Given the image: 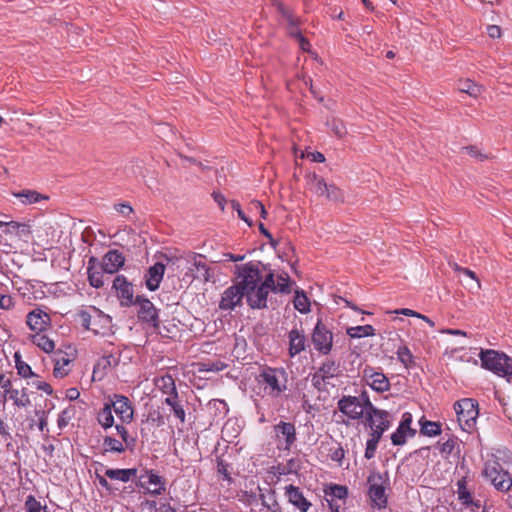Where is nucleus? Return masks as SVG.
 <instances>
[{
    "instance_id": "nucleus-48",
    "label": "nucleus",
    "mask_w": 512,
    "mask_h": 512,
    "mask_svg": "<svg viewBox=\"0 0 512 512\" xmlns=\"http://www.w3.org/2000/svg\"><path fill=\"white\" fill-rule=\"evenodd\" d=\"M102 272L92 271L88 268V280L92 287L101 288L104 285Z\"/></svg>"
},
{
    "instance_id": "nucleus-20",
    "label": "nucleus",
    "mask_w": 512,
    "mask_h": 512,
    "mask_svg": "<svg viewBox=\"0 0 512 512\" xmlns=\"http://www.w3.org/2000/svg\"><path fill=\"white\" fill-rule=\"evenodd\" d=\"M285 495L288 498V501L301 512H307L311 507V503L304 497L299 487L292 484L286 486Z\"/></svg>"
},
{
    "instance_id": "nucleus-8",
    "label": "nucleus",
    "mask_w": 512,
    "mask_h": 512,
    "mask_svg": "<svg viewBox=\"0 0 512 512\" xmlns=\"http://www.w3.org/2000/svg\"><path fill=\"white\" fill-rule=\"evenodd\" d=\"M135 305L139 306L138 318L142 322L149 323L154 329H158L160 325L158 309L154 304L144 296H136Z\"/></svg>"
},
{
    "instance_id": "nucleus-36",
    "label": "nucleus",
    "mask_w": 512,
    "mask_h": 512,
    "mask_svg": "<svg viewBox=\"0 0 512 512\" xmlns=\"http://www.w3.org/2000/svg\"><path fill=\"white\" fill-rule=\"evenodd\" d=\"M294 307L296 310H298L300 313H308L310 311V302L308 297L304 294L303 291H296L295 297H294Z\"/></svg>"
},
{
    "instance_id": "nucleus-60",
    "label": "nucleus",
    "mask_w": 512,
    "mask_h": 512,
    "mask_svg": "<svg viewBox=\"0 0 512 512\" xmlns=\"http://www.w3.org/2000/svg\"><path fill=\"white\" fill-rule=\"evenodd\" d=\"M456 444L457 440L455 438H449L441 444L440 452L445 455H450L453 452Z\"/></svg>"
},
{
    "instance_id": "nucleus-49",
    "label": "nucleus",
    "mask_w": 512,
    "mask_h": 512,
    "mask_svg": "<svg viewBox=\"0 0 512 512\" xmlns=\"http://www.w3.org/2000/svg\"><path fill=\"white\" fill-rule=\"evenodd\" d=\"M291 38L298 41L299 47L302 51L310 52L311 44H310L309 40L302 35L301 31H292Z\"/></svg>"
},
{
    "instance_id": "nucleus-23",
    "label": "nucleus",
    "mask_w": 512,
    "mask_h": 512,
    "mask_svg": "<svg viewBox=\"0 0 512 512\" xmlns=\"http://www.w3.org/2000/svg\"><path fill=\"white\" fill-rule=\"evenodd\" d=\"M155 385L162 391V393L166 394L167 397L179 395L176 388L175 380L172 377V375L168 373L156 378Z\"/></svg>"
},
{
    "instance_id": "nucleus-21",
    "label": "nucleus",
    "mask_w": 512,
    "mask_h": 512,
    "mask_svg": "<svg viewBox=\"0 0 512 512\" xmlns=\"http://www.w3.org/2000/svg\"><path fill=\"white\" fill-rule=\"evenodd\" d=\"M164 272L165 266L161 262H156L153 266L149 267L145 275V284L150 291H155L159 288Z\"/></svg>"
},
{
    "instance_id": "nucleus-43",
    "label": "nucleus",
    "mask_w": 512,
    "mask_h": 512,
    "mask_svg": "<svg viewBox=\"0 0 512 512\" xmlns=\"http://www.w3.org/2000/svg\"><path fill=\"white\" fill-rule=\"evenodd\" d=\"M103 444L107 447V450L111 452L122 453L127 449L126 445H123L122 442L110 436L104 437Z\"/></svg>"
},
{
    "instance_id": "nucleus-47",
    "label": "nucleus",
    "mask_w": 512,
    "mask_h": 512,
    "mask_svg": "<svg viewBox=\"0 0 512 512\" xmlns=\"http://www.w3.org/2000/svg\"><path fill=\"white\" fill-rule=\"evenodd\" d=\"M458 486V496L459 499L463 500V503L469 504L471 503V493L466 488V481L465 479H461L457 482Z\"/></svg>"
},
{
    "instance_id": "nucleus-35",
    "label": "nucleus",
    "mask_w": 512,
    "mask_h": 512,
    "mask_svg": "<svg viewBox=\"0 0 512 512\" xmlns=\"http://www.w3.org/2000/svg\"><path fill=\"white\" fill-rule=\"evenodd\" d=\"M420 424V432L425 436L432 437L441 434V424L438 422L425 420L421 421Z\"/></svg>"
},
{
    "instance_id": "nucleus-45",
    "label": "nucleus",
    "mask_w": 512,
    "mask_h": 512,
    "mask_svg": "<svg viewBox=\"0 0 512 512\" xmlns=\"http://www.w3.org/2000/svg\"><path fill=\"white\" fill-rule=\"evenodd\" d=\"M273 6L276 7L278 13L286 19L287 23L291 24V25H294L295 22H294V16L292 14V12L285 7V5L278 1V0H273Z\"/></svg>"
},
{
    "instance_id": "nucleus-17",
    "label": "nucleus",
    "mask_w": 512,
    "mask_h": 512,
    "mask_svg": "<svg viewBox=\"0 0 512 512\" xmlns=\"http://www.w3.org/2000/svg\"><path fill=\"white\" fill-rule=\"evenodd\" d=\"M13 400L17 406H27L30 404V392L29 388L23 386L21 380H15L12 387L6 390V396Z\"/></svg>"
},
{
    "instance_id": "nucleus-32",
    "label": "nucleus",
    "mask_w": 512,
    "mask_h": 512,
    "mask_svg": "<svg viewBox=\"0 0 512 512\" xmlns=\"http://www.w3.org/2000/svg\"><path fill=\"white\" fill-rule=\"evenodd\" d=\"M34 345L39 347L45 353H51L55 349L54 341L39 332L34 333Z\"/></svg>"
},
{
    "instance_id": "nucleus-9",
    "label": "nucleus",
    "mask_w": 512,
    "mask_h": 512,
    "mask_svg": "<svg viewBox=\"0 0 512 512\" xmlns=\"http://www.w3.org/2000/svg\"><path fill=\"white\" fill-rule=\"evenodd\" d=\"M112 288L115 289L122 307L135 305L136 298H134L133 285L124 275H117L115 277Z\"/></svg>"
},
{
    "instance_id": "nucleus-41",
    "label": "nucleus",
    "mask_w": 512,
    "mask_h": 512,
    "mask_svg": "<svg viewBox=\"0 0 512 512\" xmlns=\"http://www.w3.org/2000/svg\"><path fill=\"white\" fill-rule=\"evenodd\" d=\"M389 416H383V419H377L374 427L370 432V436L381 439L383 433L390 427Z\"/></svg>"
},
{
    "instance_id": "nucleus-28",
    "label": "nucleus",
    "mask_w": 512,
    "mask_h": 512,
    "mask_svg": "<svg viewBox=\"0 0 512 512\" xmlns=\"http://www.w3.org/2000/svg\"><path fill=\"white\" fill-rule=\"evenodd\" d=\"M164 403L171 408V411L173 412L174 416L177 419H179V421L182 424L185 423L186 413H185L183 405L181 404V402L179 400V395L172 396V397H166L164 399Z\"/></svg>"
},
{
    "instance_id": "nucleus-25",
    "label": "nucleus",
    "mask_w": 512,
    "mask_h": 512,
    "mask_svg": "<svg viewBox=\"0 0 512 512\" xmlns=\"http://www.w3.org/2000/svg\"><path fill=\"white\" fill-rule=\"evenodd\" d=\"M137 475L136 468H128V469H106L105 476L110 478L111 480H119L122 482H128L133 477Z\"/></svg>"
},
{
    "instance_id": "nucleus-31",
    "label": "nucleus",
    "mask_w": 512,
    "mask_h": 512,
    "mask_svg": "<svg viewBox=\"0 0 512 512\" xmlns=\"http://www.w3.org/2000/svg\"><path fill=\"white\" fill-rule=\"evenodd\" d=\"M51 319L48 313L40 308H34V332L41 333L50 326Z\"/></svg>"
},
{
    "instance_id": "nucleus-55",
    "label": "nucleus",
    "mask_w": 512,
    "mask_h": 512,
    "mask_svg": "<svg viewBox=\"0 0 512 512\" xmlns=\"http://www.w3.org/2000/svg\"><path fill=\"white\" fill-rule=\"evenodd\" d=\"M462 150H465L470 156L476 158L480 162L488 159V155L482 153L476 145L465 146Z\"/></svg>"
},
{
    "instance_id": "nucleus-15",
    "label": "nucleus",
    "mask_w": 512,
    "mask_h": 512,
    "mask_svg": "<svg viewBox=\"0 0 512 512\" xmlns=\"http://www.w3.org/2000/svg\"><path fill=\"white\" fill-rule=\"evenodd\" d=\"M243 297V290L234 284L222 293L219 308L221 310H233L236 306L241 304Z\"/></svg>"
},
{
    "instance_id": "nucleus-54",
    "label": "nucleus",
    "mask_w": 512,
    "mask_h": 512,
    "mask_svg": "<svg viewBox=\"0 0 512 512\" xmlns=\"http://www.w3.org/2000/svg\"><path fill=\"white\" fill-rule=\"evenodd\" d=\"M193 266L196 268L197 272L200 273L198 277H201L204 281L210 279V268L204 262L195 260Z\"/></svg>"
},
{
    "instance_id": "nucleus-13",
    "label": "nucleus",
    "mask_w": 512,
    "mask_h": 512,
    "mask_svg": "<svg viewBox=\"0 0 512 512\" xmlns=\"http://www.w3.org/2000/svg\"><path fill=\"white\" fill-rule=\"evenodd\" d=\"M136 485L146 489L147 493L154 496L165 491L163 478L154 473L153 470L146 471L145 475H141Z\"/></svg>"
},
{
    "instance_id": "nucleus-6",
    "label": "nucleus",
    "mask_w": 512,
    "mask_h": 512,
    "mask_svg": "<svg viewBox=\"0 0 512 512\" xmlns=\"http://www.w3.org/2000/svg\"><path fill=\"white\" fill-rule=\"evenodd\" d=\"M316 351L322 355H328L333 347V333L322 321H318L311 336Z\"/></svg>"
},
{
    "instance_id": "nucleus-19",
    "label": "nucleus",
    "mask_w": 512,
    "mask_h": 512,
    "mask_svg": "<svg viewBox=\"0 0 512 512\" xmlns=\"http://www.w3.org/2000/svg\"><path fill=\"white\" fill-rule=\"evenodd\" d=\"M125 258L118 250L108 251L102 260V269L108 274H114L124 265Z\"/></svg>"
},
{
    "instance_id": "nucleus-44",
    "label": "nucleus",
    "mask_w": 512,
    "mask_h": 512,
    "mask_svg": "<svg viewBox=\"0 0 512 512\" xmlns=\"http://www.w3.org/2000/svg\"><path fill=\"white\" fill-rule=\"evenodd\" d=\"M115 428L117 430V433L123 440L124 445H126V448L129 450H133L136 445V439L129 435L127 429L123 425L117 424Z\"/></svg>"
},
{
    "instance_id": "nucleus-10",
    "label": "nucleus",
    "mask_w": 512,
    "mask_h": 512,
    "mask_svg": "<svg viewBox=\"0 0 512 512\" xmlns=\"http://www.w3.org/2000/svg\"><path fill=\"white\" fill-rule=\"evenodd\" d=\"M367 482L369 484L368 495L372 503L378 508H383L387 504L385 488L383 486V477L380 473L369 475Z\"/></svg>"
},
{
    "instance_id": "nucleus-51",
    "label": "nucleus",
    "mask_w": 512,
    "mask_h": 512,
    "mask_svg": "<svg viewBox=\"0 0 512 512\" xmlns=\"http://www.w3.org/2000/svg\"><path fill=\"white\" fill-rule=\"evenodd\" d=\"M396 314H403L405 316H412V317H416V319H422L424 320L425 322H427L431 327H434L435 323L430 319L428 318L427 316L425 315H422L414 310H411V309H408V308H403V309H399V310H396L395 311Z\"/></svg>"
},
{
    "instance_id": "nucleus-37",
    "label": "nucleus",
    "mask_w": 512,
    "mask_h": 512,
    "mask_svg": "<svg viewBox=\"0 0 512 512\" xmlns=\"http://www.w3.org/2000/svg\"><path fill=\"white\" fill-rule=\"evenodd\" d=\"M398 360L406 367L412 368L415 366L414 356L410 349L406 346H401L397 350Z\"/></svg>"
},
{
    "instance_id": "nucleus-18",
    "label": "nucleus",
    "mask_w": 512,
    "mask_h": 512,
    "mask_svg": "<svg viewBox=\"0 0 512 512\" xmlns=\"http://www.w3.org/2000/svg\"><path fill=\"white\" fill-rule=\"evenodd\" d=\"M364 378L370 387L377 392H385L390 388L389 379L382 372H375L372 368L364 370Z\"/></svg>"
},
{
    "instance_id": "nucleus-11",
    "label": "nucleus",
    "mask_w": 512,
    "mask_h": 512,
    "mask_svg": "<svg viewBox=\"0 0 512 512\" xmlns=\"http://www.w3.org/2000/svg\"><path fill=\"white\" fill-rule=\"evenodd\" d=\"M337 408L351 420H359L364 416V407L356 396H343L338 400Z\"/></svg>"
},
{
    "instance_id": "nucleus-62",
    "label": "nucleus",
    "mask_w": 512,
    "mask_h": 512,
    "mask_svg": "<svg viewBox=\"0 0 512 512\" xmlns=\"http://www.w3.org/2000/svg\"><path fill=\"white\" fill-rule=\"evenodd\" d=\"M78 316L80 318L81 325L87 330L91 329L90 328V323H91L90 313L86 310H81V311H79Z\"/></svg>"
},
{
    "instance_id": "nucleus-64",
    "label": "nucleus",
    "mask_w": 512,
    "mask_h": 512,
    "mask_svg": "<svg viewBox=\"0 0 512 512\" xmlns=\"http://www.w3.org/2000/svg\"><path fill=\"white\" fill-rule=\"evenodd\" d=\"M15 197L21 198L22 203H32V191L24 189L21 192L13 193Z\"/></svg>"
},
{
    "instance_id": "nucleus-42",
    "label": "nucleus",
    "mask_w": 512,
    "mask_h": 512,
    "mask_svg": "<svg viewBox=\"0 0 512 512\" xmlns=\"http://www.w3.org/2000/svg\"><path fill=\"white\" fill-rule=\"evenodd\" d=\"M14 359L18 375L24 378L32 376V367L22 360L19 352H15Z\"/></svg>"
},
{
    "instance_id": "nucleus-27",
    "label": "nucleus",
    "mask_w": 512,
    "mask_h": 512,
    "mask_svg": "<svg viewBox=\"0 0 512 512\" xmlns=\"http://www.w3.org/2000/svg\"><path fill=\"white\" fill-rule=\"evenodd\" d=\"M307 186L318 196H324L326 190V181L323 177L316 173H309L306 175Z\"/></svg>"
},
{
    "instance_id": "nucleus-63",
    "label": "nucleus",
    "mask_w": 512,
    "mask_h": 512,
    "mask_svg": "<svg viewBox=\"0 0 512 512\" xmlns=\"http://www.w3.org/2000/svg\"><path fill=\"white\" fill-rule=\"evenodd\" d=\"M331 512H342L345 509V504L336 499H326Z\"/></svg>"
},
{
    "instance_id": "nucleus-14",
    "label": "nucleus",
    "mask_w": 512,
    "mask_h": 512,
    "mask_svg": "<svg viewBox=\"0 0 512 512\" xmlns=\"http://www.w3.org/2000/svg\"><path fill=\"white\" fill-rule=\"evenodd\" d=\"M276 437L284 440V449L290 450L297 440L296 427L291 422L280 421L274 426Z\"/></svg>"
},
{
    "instance_id": "nucleus-4",
    "label": "nucleus",
    "mask_w": 512,
    "mask_h": 512,
    "mask_svg": "<svg viewBox=\"0 0 512 512\" xmlns=\"http://www.w3.org/2000/svg\"><path fill=\"white\" fill-rule=\"evenodd\" d=\"M482 474L500 492H507L512 486V476L497 461L486 463Z\"/></svg>"
},
{
    "instance_id": "nucleus-52",
    "label": "nucleus",
    "mask_w": 512,
    "mask_h": 512,
    "mask_svg": "<svg viewBox=\"0 0 512 512\" xmlns=\"http://www.w3.org/2000/svg\"><path fill=\"white\" fill-rule=\"evenodd\" d=\"M262 504L271 512H282L280 504L275 499L274 492L268 496V500H266L265 496H262Z\"/></svg>"
},
{
    "instance_id": "nucleus-57",
    "label": "nucleus",
    "mask_w": 512,
    "mask_h": 512,
    "mask_svg": "<svg viewBox=\"0 0 512 512\" xmlns=\"http://www.w3.org/2000/svg\"><path fill=\"white\" fill-rule=\"evenodd\" d=\"M311 381H312V385L314 388H316L318 391H322L328 380L323 375H321L318 371H316L312 375Z\"/></svg>"
},
{
    "instance_id": "nucleus-1",
    "label": "nucleus",
    "mask_w": 512,
    "mask_h": 512,
    "mask_svg": "<svg viewBox=\"0 0 512 512\" xmlns=\"http://www.w3.org/2000/svg\"><path fill=\"white\" fill-rule=\"evenodd\" d=\"M260 382L272 397H278L287 390L288 373L284 368L265 367L260 375Z\"/></svg>"
},
{
    "instance_id": "nucleus-50",
    "label": "nucleus",
    "mask_w": 512,
    "mask_h": 512,
    "mask_svg": "<svg viewBox=\"0 0 512 512\" xmlns=\"http://www.w3.org/2000/svg\"><path fill=\"white\" fill-rule=\"evenodd\" d=\"M329 456L331 460L341 464L342 460L345 457V451L340 443H336L333 447L329 449Z\"/></svg>"
},
{
    "instance_id": "nucleus-38",
    "label": "nucleus",
    "mask_w": 512,
    "mask_h": 512,
    "mask_svg": "<svg viewBox=\"0 0 512 512\" xmlns=\"http://www.w3.org/2000/svg\"><path fill=\"white\" fill-rule=\"evenodd\" d=\"M228 212H230L232 215L234 214V212H237L240 220L244 221L246 224H253L252 216L248 214L247 209L243 210L239 202L235 200L230 201Z\"/></svg>"
},
{
    "instance_id": "nucleus-39",
    "label": "nucleus",
    "mask_w": 512,
    "mask_h": 512,
    "mask_svg": "<svg viewBox=\"0 0 512 512\" xmlns=\"http://www.w3.org/2000/svg\"><path fill=\"white\" fill-rule=\"evenodd\" d=\"M324 196L327 200L333 202H342L344 200V194L342 190L333 183L328 184L326 182V190Z\"/></svg>"
},
{
    "instance_id": "nucleus-12",
    "label": "nucleus",
    "mask_w": 512,
    "mask_h": 512,
    "mask_svg": "<svg viewBox=\"0 0 512 512\" xmlns=\"http://www.w3.org/2000/svg\"><path fill=\"white\" fill-rule=\"evenodd\" d=\"M247 304L252 309L268 308L269 292L259 283L243 291Z\"/></svg>"
},
{
    "instance_id": "nucleus-24",
    "label": "nucleus",
    "mask_w": 512,
    "mask_h": 512,
    "mask_svg": "<svg viewBox=\"0 0 512 512\" xmlns=\"http://www.w3.org/2000/svg\"><path fill=\"white\" fill-rule=\"evenodd\" d=\"M112 407L109 401H106L103 407L97 413V421L104 430L111 428L114 425V416L112 414Z\"/></svg>"
},
{
    "instance_id": "nucleus-16",
    "label": "nucleus",
    "mask_w": 512,
    "mask_h": 512,
    "mask_svg": "<svg viewBox=\"0 0 512 512\" xmlns=\"http://www.w3.org/2000/svg\"><path fill=\"white\" fill-rule=\"evenodd\" d=\"M412 423V416L410 413H404L402 420L396 429V431L391 435L392 444L395 446H401L406 443V437L408 435L414 436L416 430L410 427Z\"/></svg>"
},
{
    "instance_id": "nucleus-59",
    "label": "nucleus",
    "mask_w": 512,
    "mask_h": 512,
    "mask_svg": "<svg viewBox=\"0 0 512 512\" xmlns=\"http://www.w3.org/2000/svg\"><path fill=\"white\" fill-rule=\"evenodd\" d=\"M262 202L258 200H252L247 207L248 214L252 216L253 222L256 221Z\"/></svg>"
},
{
    "instance_id": "nucleus-22",
    "label": "nucleus",
    "mask_w": 512,
    "mask_h": 512,
    "mask_svg": "<svg viewBox=\"0 0 512 512\" xmlns=\"http://www.w3.org/2000/svg\"><path fill=\"white\" fill-rule=\"evenodd\" d=\"M289 355L294 357L306 349V337L303 330L293 328L289 334Z\"/></svg>"
},
{
    "instance_id": "nucleus-2",
    "label": "nucleus",
    "mask_w": 512,
    "mask_h": 512,
    "mask_svg": "<svg viewBox=\"0 0 512 512\" xmlns=\"http://www.w3.org/2000/svg\"><path fill=\"white\" fill-rule=\"evenodd\" d=\"M482 366L499 376H505L512 369V358L503 352L482 350L479 354Z\"/></svg>"
},
{
    "instance_id": "nucleus-46",
    "label": "nucleus",
    "mask_w": 512,
    "mask_h": 512,
    "mask_svg": "<svg viewBox=\"0 0 512 512\" xmlns=\"http://www.w3.org/2000/svg\"><path fill=\"white\" fill-rule=\"evenodd\" d=\"M327 125L331 128L333 133L338 138H342L347 133L344 123L339 119L334 118V119H332L331 122H327Z\"/></svg>"
},
{
    "instance_id": "nucleus-40",
    "label": "nucleus",
    "mask_w": 512,
    "mask_h": 512,
    "mask_svg": "<svg viewBox=\"0 0 512 512\" xmlns=\"http://www.w3.org/2000/svg\"><path fill=\"white\" fill-rule=\"evenodd\" d=\"M276 292L289 294L291 292V280L286 272L277 275Z\"/></svg>"
},
{
    "instance_id": "nucleus-58",
    "label": "nucleus",
    "mask_w": 512,
    "mask_h": 512,
    "mask_svg": "<svg viewBox=\"0 0 512 512\" xmlns=\"http://www.w3.org/2000/svg\"><path fill=\"white\" fill-rule=\"evenodd\" d=\"M212 197L222 211H225V209L228 210L230 203H228L225 196L221 192L214 191L212 193Z\"/></svg>"
},
{
    "instance_id": "nucleus-56",
    "label": "nucleus",
    "mask_w": 512,
    "mask_h": 512,
    "mask_svg": "<svg viewBox=\"0 0 512 512\" xmlns=\"http://www.w3.org/2000/svg\"><path fill=\"white\" fill-rule=\"evenodd\" d=\"M260 284L268 291L276 292V281L273 272H269L264 280L261 279Z\"/></svg>"
},
{
    "instance_id": "nucleus-29",
    "label": "nucleus",
    "mask_w": 512,
    "mask_h": 512,
    "mask_svg": "<svg viewBox=\"0 0 512 512\" xmlns=\"http://www.w3.org/2000/svg\"><path fill=\"white\" fill-rule=\"evenodd\" d=\"M317 371L329 380L340 374V366L332 359H325Z\"/></svg>"
},
{
    "instance_id": "nucleus-34",
    "label": "nucleus",
    "mask_w": 512,
    "mask_h": 512,
    "mask_svg": "<svg viewBox=\"0 0 512 512\" xmlns=\"http://www.w3.org/2000/svg\"><path fill=\"white\" fill-rule=\"evenodd\" d=\"M459 91L467 93L471 97H478L481 94L482 88L470 79L461 81L459 84Z\"/></svg>"
},
{
    "instance_id": "nucleus-7",
    "label": "nucleus",
    "mask_w": 512,
    "mask_h": 512,
    "mask_svg": "<svg viewBox=\"0 0 512 512\" xmlns=\"http://www.w3.org/2000/svg\"><path fill=\"white\" fill-rule=\"evenodd\" d=\"M110 406L123 423H131L134 418V409L128 397L122 394H113L108 397Z\"/></svg>"
},
{
    "instance_id": "nucleus-5",
    "label": "nucleus",
    "mask_w": 512,
    "mask_h": 512,
    "mask_svg": "<svg viewBox=\"0 0 512 512\" xmlns=\"http://www.w3.org/2000/svg\"><path fill=\"white\" fill-rule=\"evenodd\" d=\"M235 274L238 279L235 284L243 291L251 286L259 284L261 281L258 263L249 262L243 265H236Z\"/></svg>"
},
{
    "instance_id": "nucleus-33",
    "label": "nucleus",
    "mask_w": 512,
    "mask_h": 512,
    "mask_svg": "<svg viewBox=\"0 0 512 512\" xmlns=\"http://www.w3.org/2000/svg\"><path fill=\"white\" fill-rule=\"evenodd\" d=\"M347 334L351 338H361L366 336H373L375 329L371 325L355 326L347 329Z\"/></svg>"
},
{
    "instance_id": "nucleus-3",
    "label": "nucleus",
    "mask_w": 512,
    "mask_h": 512,
    "mask_svg": "<svg viewBox=\"0 0 512 512\" xmlns=\"http://www.w3.org/2000/svg\"><path fill=\"white\" fill-rule=\"evenodd\" d=\"M457 420L462 430L471 432L476 427L478 417V403L470 398L457 401L454 404Z\"/></svg>"
},
{
    "instance_id": "nucleus-30",
    "label": "nucleus",
    "mask_w": 512,
    "mask_h": 512,
    "mask_svg": "<svg viewBox=\"0 0 512 512\" xmlns=\"http://www.w3.org/2000/svg\"><path fill=\"white\" fill-rule=\"evenodd\" d=\"M348 496V488L343 485H331L325 489V498L326 499H336L341 501L342 504L346 503V499Z\"/></svg>"
},
{
    "instance_id": "nucleus-53",
    "label": "nucleus",
    "mask_w": 512,
    "mask_h": 512,
    "mask_svg": "<svg viewBox=\"0 0 512 512\" xmlns=\"http://www.w3.org/2000/svg\"><path fill=\"white\" fill-rule=\"evenodd\" d=\"M380 439L370 436V438L367 440L366 443V449H365V458L366 459H372L375 456V452L378 446Z\"/></svg>"
},
{
    "instance_id": "nucleus-61",
    "label": "nucleus",
    "mask_w": 512,
    "mask_h": 512,
    "mask_svg": "<svg viewBox=\"0 0 512 512\" xmlns=\"http://www.w3.org/2000/svg\"><path fill=\"white\" fill-rule=\"evenodd\" d=\"M115 210L122 214L123 216H129L131 213H133V208L131 205L127 202L119 203L114 205Z\"/></svg>"
},
{
    "instance_id": "nucleus-26",
    "label": "nucleus",
    "mask_w": 512,
    "mask_h": 512,
    "mask_svg": "<svg viewBox=\"0 0 512 512\" xmlns=\"http://www.w3.org/2000/svg\"><path fill=\"white\" fill-rule=\"evenodd\" d=\"M383 416H390L386 410L378 409L372 403L368 405V411L364 412V425L372 430L377 419H383Z\"/></svg>"
}]
</instances>
